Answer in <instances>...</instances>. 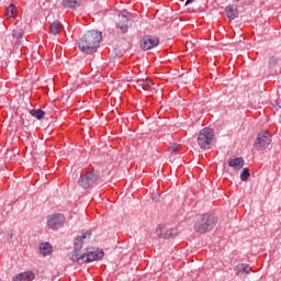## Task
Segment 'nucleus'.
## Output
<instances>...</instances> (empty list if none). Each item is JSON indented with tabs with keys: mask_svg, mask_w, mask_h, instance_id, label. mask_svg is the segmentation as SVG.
<instances>
[{
	"mask_svg": "<svg viewBox=\"0 0 281 281\" xmlns=\"http://www.w3.org/2000/svg\"><path fill=\"white\" fill-rule=\"evenodd\" d=\"M229 168H234V170H243L245 168V159L243 157H236L228 161Z\"/></svg>",
	"mask_w": 281,
	"mask_h": 281,
	"instance_id": "obj_13",
	"label": "nucleus"
},
{
	"mask_svg": "<svg viewBox=\"0 0 281 281\" xmlns=\"http://www.w3.org/2000/svg\"><path fill=\"white\" fill-rule=\"evenodd\" d=\"M271 145V133L267 131H261L257 134V138L255 142L256 150H267Z\"/></svg>",
	"mask_w": 281,
	"mask_h": 281,
	"instance_id": "obj_6",
	"label": "nucleus"
},
{
	"mask_svg": "<svg viewBox=\"0 0 281 281\" xmlns=\"http://www.w3.org/2000/svg\"><path fill=\"white\" fill-rule=\"evenodd\" d=\"M156 234L159 238H175L177 233H175L173 228H166L165 226L158 225L156 228Z\"/></svg>",
	"mask_w": 281,
	"mask_h": 281,
	"instance_id": "obj_11",
	"label": "nucleus"
},
{
	"mask_svg": "<svg viewBox=\"0 0 281 281\" xmlns=\"http://www.w3.org/2000/svg\"><path fill=\"white\" fill-rule=\"evenodd\" d=\"M216 225H218V216L207 212L196 218L193 229L198 234H207V232H212Z\"/></svg>",
	"mask_w": 281,
	"mask_h": 281,
	"instance_id": "obj_2",
	"label": "nucleus"
},
{
	"mask_svg": "<svg viewBox=\"0 0 281 281\" xmlns=\"http://www.w3.org/2000/svg\"><path fill=\"white\" fill-rule=\"evenodd\" d=\"M194 0H187L186 1V5H190V3H192Z\"/></svg>",
	"mask_w": 281,
	"mask_h": 281,
	"instance_id": "obj_28",
	"label": "nucleus"
},
{
	"mask_svg": "<svg viewBox=\"0 0 281 281\" xmlns=\"http://www.w3.org/2000/svg\"><path fill=\"white\" fill-rule=\"evenodd\" d=\"M52 251H53L52 244H49V243H42L40 245V254L42 256H52Z\"/></svg>",
	"mask_w": 281,
	"mask_h": 281,
	"instance_id": "obj_19",
	"label": "nucleus"
},
{
	"mask_svg": "<svg viewBox=\"0 0 281 281\" xmlns=\"http://www.w3.org/2000/svg\"><path fill=\"white\" fill-rule=\"evenodd\" d=\"M276 63H278V59L276 57L272 56V57L269 58L270 67H273V65H276Z\"/></svg>",
	"mask_w": 281,
	"mask_h": 281,
	"instance_id": "obj_25",
	"label": "nucleus"
},
{
	"mask_svg": "<svg viewBox=\"0 0 281 281\" xmlns=\"http://www.w3.org/2000/svg\"><path fill=\"white\" fill-rule=\"evenodd\" d=\"M212 139H214V130L212 127H204L198 134V145L202 150L212 148Z\"/></svg>",
	"mask_w": 281,
	"mask_h": 281,
	"instance_id": "obj_4",
	"label": "nucleus"
},
{
	"mask_svg": "<svg viewBox=\"0 0 281 281\" xmlns=\"http://www.w3.org/2000/svg\"><path fill=\"white\" fill-rule=\"evenodd\" d=\"M36 278L33 271L29 270L22 273H18L12 278V281H32Z\"/></svg>",
	"mask_w": 281,
	"mask_h": 281,
	"instance_id": "obj_12",
	"label": "nucleus"
},
{
	"mask_svg": "<svg viewBox=\"0 0 281 281\" xmlns=\"http://www.w3.org/2000/svg\"><path fill=\"white\" fill-rule=\"evenodd\" d=\"M14 14H16V5L10 4L7 9V16L12 18Z\"/></svg>",
	"mask_w": 281,
	"mask_h": 281,
	"instance_id": "obj_23",
	"label": "nucleus"
},
{
	"mask_svg": "<svg viewBox=\"0 0 281 281\" xmlns=\"http://www.w3.org/2000/svg\"><path fill=\"white\" fill-rule=\"evenodd\" d=\"M170 153H177L179 150H181V145L177 144V143H173L171 146H170Z\"/></svg>",
	"mask_w": 281,
	"mask_h": 281,
	"instance_id": "obj_24",
	"label": "nucleus"
},
{
	"mask_svg": "<svg viewBox=\"0 0 281 281\" xmlns=\"http://www.w3.org/2000/svg\"><path fill=\"white\" fill-rule=\"evenodd\" d=\"M234 271L236 276H240V273H246L249 276V273H251V267L247 263H238L234 267Z\"/></svg>",
	"mask_w": 281,
	"mask_h": 281,
	"instance_id": "obj_16",
	"label": "nucleus"
},
{
	"mask_svg": "<svg viewBox=\"0 0 281 281\" xmlns=\"http://www.w3.org/2000/svg\"><path fill=\"white\" fill-rule=\"evenodd\" d=\"M64 8H68L69 10H78L80 8V0H61Z\"/></svg>",
	"mask_w": 281,
	"mask_h": 281,
	"instance_id": "obj_17",
	"label": "nucleus"
},
{
	"mask_svg": "<svg viewBox=\"0 0 281 281\" xmlns=\"http://www.w3.org/2000/svg\"><path fill=\"white\" fill-rule=\"evenodd\" d=\"M102 41V32L100 31H88L81 38L76 42V45L83 54H95L100 42Z\"/></svg>",
	"mask_w": 281,
	"mask_h": 281,
	"instance_id": "obj_1",
	"label": "nucleus"
},
{
	"mask_svg": "<svg viewBox=\"0 0 281 281\" xmlns=\"http://www.w3.org/2000/svg\"><path fill=\"white\" fill-rule=\"evenodd\" d=\"M104 258V251H95V248H87L83 252H70V260L78 265H85V262H93Z\"/></svg>",
	"mask_w": 281,
	"mask_h": 281,
	"instance_id": "obj_3",
	"label": "nucleus"
},
{
	"mask_svg": "<svg viewBox=\"0 0 281 281\" xmlns=\"http://www.w3.org/2000/svg\"><path fill=\"white\" fill-rule=\"evenodd\" d=\"M100 179V172L95 169L91 171H83L79 179H78V184L80 188L83 190H89L93 183H95Z\"/></svg>",
	"mask_w": 281,
	"mask_h": 281,
	"instance_id": "obj_5",
	"label": "nucleus"
},
{
	"mask_svg": "<svg viewBox=\"0 0 281 281\" xmlns=\"http://www.w3.org/2000/svg\"><path fill=\"white\" fill-rule=\"evenodd\" d=\"M136 85H137V87H142L143 90H144V85H145L144 79H138V80L136 81Z\"/></svg>",
	"mask_w": 281,
	"mask_h": 281,
	"instance_id": "obj_26",
	"label": "nucleus"
},
{
	"mask_svg": "<svg viewBox=\"0 0 281 281\" xmlns=\"http://www.w3.org/2000/svg\"><path fill=\"white\" fill-rule=\"evenodd\" d=\"M226 16L229 21H234L235 19H238V8L234 7V4H228L225 8Z\"/></svg>",
	"mask_w": 281,
	"mask_h": 281,
	"instance_id": "obj_15",
	"label": "nucleus"
},
{
	"mask_svg": "<svg viewBox=\"0 0 281 281\" xmlns=\"http://www.w3.org/2000/svg\"><path fill=\"white\" fill-rule=\"evenodd\" d=\"M251 177V173L249 172V168L245 167L240 172V181H247Z\"/></svg>",
	"mask_w": 281,
	"mask_h": 281,
	"instance_id": "obj_21",
	"label": "nucleus"
},
{
	"mask_svg": "<svg viewBox=\"0 0 281 281\" xmlns=\"http://www.w3.org/2000/svg\"><path fill=\"white\" fill-rule=\"evenodd\" d=\"M235 1H240V0H235Z\"/></svg>",
	"mask_w": 281,
	"mask_h": 281,
	"instance_id": "obj_29",
	"label": "nucleus"
},
{
	"mask_svg": "<svg viewBox=\"0 0 281 281\" xmlns=\"http://www.w3.org/2000/svg\"><path fill=\"white\" fill-rule=\"evenodd\" d=\"M23 30L22 29H13L12 30V38L15 40L14 45L16 47H22L23 46Z\"/></svg>",
	"mask_w": 281,
	"mask_h": 281,
	"instance_id": "obj_14",
	"label": "nucleus"
},
{
	"mask_svg": "<svg viewBox=\"0 0 281 281\" xmlns=\"http://www.w3.org/2000/svg\"><path fill=\"white\" fill-rule=\"evenodd\" d=\"M159 45V37L155 35H145L140 40V48L144 52H148L149 49H155Z\"/></svg>",
	"mask_w": 281,
	"mask_h": 281,
	"instance_id": "obj_9",
	"label": "nucleus"
},
{
	"mask_svg": "<svg viewBox=\"0 0 281 281\" xmlns=\"http://www.w3.org/2000/svg\"><path fill=\"white\" fill-rule=\"evenodd\" d=\"M61 31L63 24L60 23V21H54L50 24V34H53V36H58V34H60Z\"/></svg>",
	"mask_w": 281,
	"mask_h": 281,
	"instance_id": "obj_18",
	"label": "nucleus"
},
{
	"mask_svg": "<svg viewBox=\"0 0 281 281\" xmlns=\"http://www.w3.org/2000/svg\"><path fill=\"white\" fill-rule=\"evenodd\" d=\"M65 225V215L56 213L47 216L48 229H60Z\"/></svg>",
	"mask_w": 281,
	"mask_h": 281,
	"instance_id": "obj_8",
	"label": "nucleus"
},
{
	"mask_svg": "<svg viewBox=\"0 0 281 281\" xmlns=\"http://www.w3.org/2000/svg\"><path fill=\"white\" fill-rule=\"evenodd\" d=\"M87 238H91V231H86L75 238L74 251L71 254H77L78 251H80V249H82V243H85Z\"/></svg>",
	"mask_w": 281,
	"mask_h": 281,
	"instance_id": "obj_10",
	"label": "nucleus"
},
{
	"mask_svg": "<svg viewBox=\"0 0 281 281\" xmlns=\"http://www.w3.org/2000/svg\"><path fill=\"white\" fill-rule=\"evenodd\" d=\"M30 115H32L36 120H43L45 117V111L41 109H32L30 110Z\"/></svg>",
	"mask_w": 281,
	"mask_h": 281,
	"instance_id": "obj_20",
	"label": "nucleus"
},
{
	"mask_svg": "<svg viewBox=\"0 0 281 281\" xmlns=\"http://www.w3.org/2000/svg\"><path fill=\"white\" fill-rule=\"evenodd\" d=\"M13 236H14V233H12V231L8 232L7 233V240H12Z\"/></svg>",
	"mask_w": 281,
	"mask_h": 281,
	"instance_id": "obj_27",
	"label": "nucleus"
},
{
	"mask_svg": "<svg viewBox=\"0 0 281 281\" xmlns=\"http://www.w3.org/2000/svg\"><path fill=\"white\" fill-rule=\"evenodd\" d=\"M144 91H153V87L155 86V83H153V80H150L149 78L144 79Z\"/></svg>",
	"mask_w": 281,
	"mask_h": 281,
	"instance_id": "obj_22",
	"label": "nucleus"
},
{
	"mask_svg": "<svg viewBox=\"0 0 281 281\" xmlns=\"http://www.w3.org/2000/svg\"><path fill=\"white\" fill-rule=\"evenodd\" d=\"M131 13L124 10L119 13V22L116 23V30H121L122 34H126L128 32V27L131 25Z\"/></svg>",
	"mask_w": 281,
	"mask_h": 281,
	"instance_id": "obj_7",
	"label": "nucleus"
}]
</instances>
